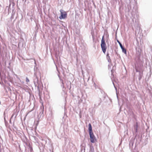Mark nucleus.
I'll use <instances>...</instances> for the list:
<instances>
[{
	"instance_id": "3",
	"label": "nucleus",
	"mask_w": 152,
	"mask_h": 152,
	"mask_svg": "<svg viewBox=\"0 0 152 152\" xmlns=\"http://www.w3.org/2000/svg\"><path fill=\"white\" fill-rule=\"evenodd\" d=\"M60 12L61 15L59 17L60 19L61 20L62 19H65L67 17V14L66 12L64 11V10H61Z\"/></svg>"
},
{
	"instance_id": "2",
	"label": "nucleus",
	"mask_w": 152,
	"mask_h": 152,
	"mask_svg": "<svg viewBox=\"0 0 152 152\" xmlns=\"http://www.w3.org/2000/svg\"><path fill=\"white\" fill-rule=\"evenodd\" d=\"M101 46L102 51L105 53L106 51L107 47L105 42V40L104 39V36H103L102 39Z\"/></svg>"
},
{
	"instance_id": "1",
	"label": "nucleus",
	"mask_w": 152,
	"mask_h": 152,
	"mask_svg": "<svg viewBox=\"0 0 152 152\" xmlns=\"http://www.w3.org/2000/svg\"><path fill=\"white\" fill-rule=\"evenodd\" d=\"M36 79H35L34 81V84L35 86L37 87V90L39 91V95L40 94V88L42 86V83L39 81L37 77L36 76Z\"/></svg>"
},
{
	"instance_id": "15",
	"label": "nucleus",
	"mask_w": 152,
	"mask_h": 152,
	"mask_svg": "<svg viewBox=\"0 0 152 152\" xmlns=\"http://www.w3.org/2000/svg\"><path fill=\"white\" fill-rule=\"evenodd\" d=\"M138 53H139V56L140 55V53L139 52H138Z\"/></svg>"
},
{
	"instance_id": "18",
	"label": "nucleus",
	"mask_w": 152,
	"mask_h": 152,
	"mask_svg": "<svg viewBox=\"0 0 152 152\" xmlns=\"http://www.w3.org/2000/svg\"><path fill=\"white\" fill-rule=\"evenodd\" d=\"M138 54V53H137V52L136 53V54Z\"/></svg>"
},
{
	"instance_id": "12",
	"label": "nucleus",
	"mask_w": 152,
	"mask_h": 152,
	"mask_svg": "<svg viewBox=\"0 0 152 152\" xmlns=\"http://www.w3.org/2000/svg\"><path fill=\"white\" fill-rule=\"evenodd\" d=\"M26 81L27 82H29V80L27 77H26Z\"/></svg>"
},
{
	"instance_id": "9",
	"label": "nucleus",
	"mask_w": 152,
	"mask_h": 152,
	"mask_svg": "<svg viewBox=\"0 0 152 152\" xmlns=\"http://www.w3.org/2000/svg\"><path fill=\"white\" fill-rule=\"evenodd\" d=\"M94 149L93 147L91 146L90 147V149L89 152H94Z\"/></svg>"
},
{
	"instance_id": "13",
	"label": "nucleus",
	"mask_w": 152,
	"mask_h": 152,
	"mask_svg": "<svg viewBox=\"0 0 152 152\" xmlns=\"http://www.w3.org/2000/svg\"><path fill=\"white\" fill-rule=\"evenodd\" d=\"M100 103H101V102H100L97 105H96V104H95V106H98L99 105H100Z\"/></svg>"
},
{
	"instance_id": "4",
	"label": "nucleus",
	"mask_w": 152,
	"mask_h": 152,
	"mask_svg": "<svg viewBox=\"0 0 152 152\" xmlns=\"http://www.w3.org/2000/svg\"><path fill=\"white\" fill-rule=\"evenodd\" d=\"M89 134L90 136L91 142L92 143L94 142L96 140V139L93 132Z\"/></svg>"
},
{
	"instance_id": "17",
	"label": "nucleus",
	"mask_w": 152,
	"mask_h": 152,
	"mask_svg": "<svg viewBox=\"0 0 152 152\" xmlns=\"http://www.w3.org/2000/svg\"><path fill=\"white\" fill-rule=\"evenodd\" d=\"M94 85H95V86H96L95 83H94Z\"/></svg>"
},
{
	"instance_id": "6",
	"label": "nucleus",
	"mask_w": 152,
	"mask_h": 152,
	"mask_svg": "<svg viewBox=\"0 0 152 152\" xmlns=\"http://www.w3.org/2000/svg\"><path fill=\"white\" fill-rule=\"evenodd\" d=\"M88 130L89 134H91V133H93L91 126L90 124H88Z\"/></svg>"
},
{
	"instance_id": "16",
	"label": "nucleus",
	"mask_w": 152,
	"mask_h": 152,
	"mask_svg": "<svg viewBox=\"0 0 152 152\" xmlns=\"http://www.w3.org/2000/svg\"><path fill=\"white\" fill-rule=\"evenodd\" d=\"M136 71L137 72H138V70H137V69L136 70Z\"/></svg>"
},
{
	"instance_id": "10",
	"label": "nucleus",
	"mask_w": 152,
	"mask_h": 152,
	"mask_svg": "<svg viewBox=\"0 0 152 152\" xmlns=\"http://www.w3.org/2000/svg\"><path fill=\"white\" fill-rule=\"evenodd\" d=\"M134 128L135 129L136 132H137V129L138 128V125H137V124L134 126Z\"/></svg>"
},
{
	"instance_id": "7",
	"label": "nucleus",
	"mask_w": 152,
	"mask_h": 152,
	"mask_svg": "<svg viewBox=\"0 0 152 152\" xmlns=\"http://www.w3.org/2000/svg\"><path fill=\"white\" fill-rule=\"evenodd\" d=\"M107 59L109 63L111 62V60L110 59V56H109V54L108 53L107 55Z\"/></svg>"
},
{
	"instance_id": "14",
	"label": "nucleus",
	"mask_w": 152,
	"mask_h": 152,
	"mask_svg": "<svg viewBox=\"0 0 152 152\" xmlns=\"http://www.w3.org/2000/svg\"><path fill=\"white\" fill-rule=\"evenodd\" d=\"M141 78V77H139V80H140Z\"/></svg>"
},
{
	"instance_id": "19",
	"label": "nucleus",
	"mask_w": 152,
	"mask_h": 152,
	"mask_svg": "<svg viewBox=\"0 0 152 152\" xmlns=\"http://www.w3.org/2000/svg\"><path fill=\"white\" fill-rule=\"evenodd\" d=\"M140 76L141 75L140 74Z\"/></svg>"
},
{
	"instance_id": "5",
	"label": "nucleus",
	"mask_w": 152,
	"mask_h": 152,
	"mask_svg": "<svg viewBox=\"0 0 152 152\" xmlns=\"http://www.w3.org/2000/svg\"><path fill=\"white\" fill-rule=\"evenodd\" d=\"M118 42L119 43L121 48L122 51L123 53L126 54V49L123 47L121 43L118 41V40H117Z\"/></svg>"
},
{
	"instance_id": "8",
	"label": "nucleus",
	"mask_w": 152,
	"mask_h": 152,
	"mask_svg": "<svg viewBox=\"0 0 152 152\" xmlns=\"http://www.w3.org/2000/svg\"><path fill=\"white\" fill-rule=\"evenodd\" d=\"M58 76L61 82V83H62V85H61V86H62L63 87H64V83L63 82V80L61 79V78L60 76V75H59V74H58Z\"/></svg>"
},
{
	"instance_id": "11",
	"label": "nucleus",
	"mask_w": 152,
	"mask_h": 152,
	"mask_svg": "<svg viewBox=\"0 0 152 152\" xmlns=\"http://www.w3.org/2000/svg\"><path fill=\"white\" fill-rule=\"evenodd\" d=\"M29 149L30 150V152H32V147L30 145H29L28 146Z\"/></svg>"
}]
</instances>
